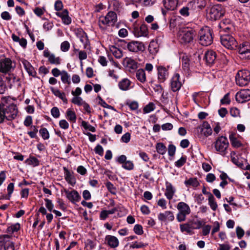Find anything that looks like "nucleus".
<instances>
[{
    "label": "nucleus",
    "mask_w": 250,
    "mask_h": 250,
    "mask_svg": "<svg viewBox=\"0 0 250 250\" xmlns=\"http://www.w3.org/2000/svg\"><path fill=\"white\" fill-rule=\"evenodd\" d=\"M18 113L16 105L13 104L9 105L0 104V124L4 120L12 121L16 118Z\"/></svg>",
    "instance_id": "f257e3e1"
},
{
    "label": "nucleus",
    "mask_w": 250,
    "mask_h": 250,
    "mask_svg": "<svg viewBox=\"0 0 250 250\" xmlns=\"http://www.w3.org/2000/svg\"><path fill=\"white\" fill-rule=\"evenodd\" d=\"M199 43L203 46L210 45L213 42L212 31L206 26L200 30L198 33Z\"/></svg>",
    "instance_id": "f03ea898"
},
{
    "label": "nucleus",
    "mask_w": 250,
    "mask_h": 250,
    "mask_svg": "<svg viewBox=\"0 0 250 250\" xmlns=\"http://www.w3.org/2000/svg\"><path fill=\"white\" fill-rule=\"evenodd\" d=\"M220 41L222 44L228 49H235L238 45L235 39L229 34L221 35Z\"/></svg>",
    "instance_id": "7ed1b4c3"
},
{
    "label": "nucleus",
    "mask_w": 250,
    "mask_h": 250,
    "mask_svg": "<svg viewBox=\"0 0 250 250\" xmlns=\"http://www.w3.org/2000/svg\"><path fill=\"white\" fill-rule=\"evenodd\" d=\"M236 84L240 86L247 85L250 81V72L247 70H239L235 77Z\"/></svg>",
    "instance_id": "20e7f679"
},
{
    "label": "nucleus",
    "mask_w": 250,
    "mask_h": 250,
    "mask_svg": "<svg viewBox=\"0 0 250 250\" xmlns=\"http://www.w3.org/2000/svg\"><path fill=\"white\" fill-rule=\"evenodd\" d=\"M224 13V10L221 5L216 4L210 8L208 16L210 20L216 21L222 17Z\"/></svg>",
    "instance_id": "39448f33"
},
{
    "label": "nucleus",
    "mask_w": 250,
    "mask_h": 250,
    "mask_svg": "<svg viewBox=\"0 0 250 250\" xmlns=\"http://www.w3.org/2000/svg\"><path fill=\"white\" fill-rule=\"evenodd\" d=\"M180 35L181 36L180 41L182 43H189L193 40V38L195 35L194 30L188 27L180 29Z\"/></svg>",
    "instance_id": "423d86ee"
},
{
    "label": "nucleus",
    "mask_w": 250,
    "mask_h": 250,
    "mask_svg": "<svg viewBox=\"0 0 250 250\" xmlns=\"http://www.w3.org/2000/svg\"><path fill=\"white\" fill-rule=\"evenodd\" d=\"M229 142L227 137L222 136L218 138L215 142V149L222 155L226 154V150L229 146Z\"/></svg>",
    "instance_id": "0eeeda50"
},
{
    "label": "nucleus",
    "mask_w": 250,
    "mask_h": 250,
    "mask_svg": "<svg viewBox=\"0 0 250 250\" xmlns=\"http://www.w3.org/2000/svg\"><path fill=\"white\" fill-rule=\"evenodd\" d=\"M117 14L113 11L108 12L105 17H101L99 20V26L101 28V23L108 26H113L117 21Z\"/></svg>",
    "instance_id": "6e6552de"
},
{
    "label": "nucleus",
    "mask_w": 250,
    "mask_h": 250,
    "mask_svg": "<svg viewBox=\"0 0 250 250\" xmlns=\"http://www.w3.org/2000/svg\"><path fill=\"white\" fill-rule=\"evenodd\" d=\"M128 50L132 52H143L145 50V46L142 42L138 41H131L127 43Z\"/></svg>",
    "instance_id": "1a4fd4ad"
},
{
    "label": "nucleus",
    "mask_w": 250,
    "mask_h": 250,
    "mask_svg": "<svg viewBox=\"0 0 250 250\" xmlns=\"http://www.w3.org/2000/svg\"><path fill=\"white\" fill-rule=\"evenodd\" d=\"M235 99L239 103H244L250 100V90L242 89L235 95Z\"/></svg>",
    "instance_id": "9d476101"
},
{
    "label": "nucleus",
    "mask_w": 250,
    "mask_h": 250,
    "mask_svg": "<svg viewBox=\"0 0 250 250\" xmlns=\"http://www.w3.org/2000/svg\"><path fill=\"white\" fill-rule=\"evenodd\" d=\"M206 5L205 0H192L188 2V7L190 10L199 11Z\"/></svg>",
    "instance_id": "9b49d317"
},
{
    "label": "nucleus",
    "mask_w": 250,
    "mask_h": 250,
    "mask_svg": "<svg viewBox=\"0 0 250 250\" xmlns=\"http://www.w3.org/2000/svg\"><path fill=\"white\" fill-rule=\"evenodd\" d=\"M123 65L128 68L130 72L134 71L138 68V63L133 59L128 57L124 59Z\"/></svg>",
    "instance_id": "f8f14e48"
},
{
    "label": "nucleus",
    "mask_w": 250,
    "mask_h": 250,
    "mask_svg": "<svg viewBox=\"0 0 250 250\" xmlns=\"http://www.w3.org/2000/svg\"><path fill=\"white\" fill-rule=\"evenodd\" d=\"M64 192L67 199L72 203L75 204L76 202H79L81 198L78 192L75 190H73L70 191L65 189Z\"/></svg>",
    "instance_id": "ddd939ff"
},
{
    "label": "nucleus",
    "mask_w": 250,
    "mask_h": 250,
    "mask_svg": "<svg viewBox=\"0 0 250 250\" xmlns=\"http://www.w3.org/2000/svg\"><path fill=\"white\" fill-rule=\"evenodd\" d=\"M133 32L136 37H146L148 35L147 26L145 23H143L140 27H135Z\"/></svg>",
    "instance_id": "4468645a"
},
{
    "label": "nucleus",
    "mask_w": 250,
    "mask_h": 250,
    "mask_svg": "<svg viewBox=\"0 0 250 250\" xmlns=\"http://www.w3.org/2000/svg\"><path fill=\"white\" fill-rule=\"evenodd\" d=\"M12 61L9 58H5L0 61V72L6 73L12 68Z\"/></svg>",
    "instance_id": "2eb2a0df"
},
{
    "label": "nucleus",
    "mask_w": 250,
    "mask_h": 250,
    "mask_svg": "<svg viewBox=\"0 0 250 250\" xmlns=\"http://www.w3.org/2000/svg\"><path fill=\"white\" fill-rule=\"evenodd\" d=\"M180 75L178 73L175 74L171 80L170 86L173 92H176L180 90L182 86V83L179 81Z\"/></svg>",
    "instance_id": "dca6fc26"
},
{
    "label": "nucleus",
    "mask_w": 250,
    "mask_h": 250,
    "mask_svg": "<svg viewBox=\"0 0 250 250\" xmlns=\"http://www.w3.org/2000/svg\"><path fill=\"white\" fill-rule=\"evenodd\" d=\"M43 56L45 58H47L49 62L51 64H55L56 65L61 63V59L59 57H56L53 54H50L49 51L47 49L43 51Z\"/></svg>",
    "instance_id": "f3484780"
},
{
    "label": "nucleus",
    "mask_w": 250,
    "mask_h": 250,
    "mask_svg": "<svg viewBox=\"0 0 250 250\" xmlns=\"http://www.w3.org/2000/svg\"><path fill=\"white\" fill-rule=\"evenodd\" d=\"M204 59L206 60L207 64L211 65L215 62L217 59V54L213 50H208L204 55Z\"/></svg>",
    "instance_id": "a211bd4d"
},
{
    "label": "nucleus",
    "mask_w": 250,
    "mask_h": 250,
    "mask_svg": "<svg viewBox=\"0 0 250 250\" xmlns=\"http://www.w3.org/2000/svg\"><path fill=\"white\" fill-rule=\"evenodd\" d=\"M56 14L61 18L62 22L66 25H69L71 22V18L68 15V11L67 9H64L62 12H57Z\"/></svg>",
    "instance_id": "6ab92c4d"
},
{
    "label": "nucleus",
    "mask_w": 250,
    "mask_h": 250,
    "mask_svg": "<svg viewBox=\"0 0 250 250\" xmlns=\"http://www.w3.org/2000/svg\"><path fill=\"white\" fill-rule=\"evenodd\" d=\"M158 219L163 222L172 221L174 219V216L172 212L170 211H166L164 213H160L158 216Z\"/></svg>",
    "instance_id": "aec40b11"
},
{
    "label": "nucleus",
    "mask_w": 250,
    "mask_h": 250,
    "mask_svg": "<svg viewBox=\"0 0 250 250\" xmlns=\"http://www.w3.org/2000/svg\"><path fill=\"white\" fill-rule=\"evenodd\" d=\"M158 78L160 83L164 82L168 76L167 70L165 67L159 66L157 67Z\"/></svg>",
    "instance_id": "412c9836"
},
{
    "label": "nucleus",
    "mask_w": 250,
    "mask_h": 250,
    "mask_svg": "<svg viewBox=\"0 0 250 250\" xmlns=\"http://www.w3.org/2000/svg\"><path fill=\"white\" fill-rule=\"evenodd\" d=\"M21 62L29 75L35 77L37 73L31 63L28 61L24 59L21 60Z\"/></svg>",
    "instance_id": "4be33fe9"
},
{
    "label": "nucleus",
    "mask_w": 250,
    "mask_h": 250,
    "mask_svg": "<svg viewBox=\"0 0 250 250\" xmlns=\"http://www.w3.org/2000/svg\"><path fill=\"white\" fill-rule=\"evenodd\" d=\"M219 27L225 32L231 31L234 27L229 19H225L222 21L219 24Z\"/></svg>",
    "instance_id": "5701e85b"
},
{
    "label": "nucleus",
    "mask_w": 250,
    "mask_h": 250,
    "mask_svg": "<svg viewBox=\"0 0 250 250\" xmlns=\"http://www.w3.org/2000/svg\"><path fill=\"white\" fill-rule=\"evenodd\" d=\"M166 189L165 195L168 199L171 200L173 198L175 189L171 184L168 182H166Z\"/></svg>",
    "instance_id": "b1692460"
},
{
    "label": "nucleus",
    "mask_w": 250,
    "mask_h": 250,
    "mask_svg": "<svg viewBox=\"0 0 250 250\" xmlns=\"http://www.w3.org/2000/svg\"><path fill=\"white\" fill-rule=\"evenodd\" d=\"M229 139L231 145L234 148H237L242 146V143L237 139L236 134L231 133L229 136Z\"/></svg>",
    "instance_id": "393cba45"
},
{
    "label": "nucleus",
    "mask_w": 250,
    "mask_h": 250,
    "mask_svg": "<svg viewBox=\"0 0 250 250\" xmlns=\"http://www.w3.org/2000/svg\"><path fill=\"white\" fill-rule=\"evenodd\" d=\"M105 239L107 244L112 248H116L119 245V241L115 236L107 235Z\"/></svg>",
    "instance_id": "a878e982"
},
{
    "label": "nucleus",
    "mask_w": 250,
    "mask_h": 250,
    "mask_svg": "<svg viewBox=\"0 0 250 250\" xmlns=\"http://www.w3.org/2000/svg\"><path fill=\"white\" fill-rule=\"evenodd\" d=\"M178 0H163L165 7L170 10H173L177 7Z\"/></svg>",
    "instance_id": "bb28decb"
},
{
    "label": "nucleus",
    "mask_w": 250,
    "mask_h": 250,
    "mask_svg": "<svg viewBox=\"0 0 250 250\" xmlns=\"http://www.w3.org/2000/svg\"><path fill=\"white\" fill-rule=\"evenodd\" d=\"M177 209L179 212L188 215L190 212V209L188 205L184 202H179L177 205Z\"/></svg>",
    "instance_id": "cd10ccee"
},
{
    "label": "nucleus",
    "mask_w": 250,
    "mask_h": 250,
    "mask_svg": "<svg viewBox=\"0 0 250 250\" xmlns=\"http://www.w3.org/2000/svg\"><path fill=\"white\" fill-rule=\"evenodd\" d=\"M249 51H250V43L249 42H245L240 45L239 52L241 56L247 54Z\"/></svg>",
    "instance_id": "c85d7f7f"
},
{
    "label": "nucleus",
    "mask_w": 250,
    "mask_h": 250,
    "mask_svg": "<svg viewBox=\"0 0 250 250\" xmlns=\"http://www.w3.org/2000/svg\"><path fill=\"white\" fill-rule=\"evenodd\" d=\"M63 170L65 173V179L66 181L71 184L73 185L75 184V179L74 177L72 175L70 172L65 167H63Z\"/></svg>",
    "instance_id": "c756f323"
},
{
    "label": "nucleus",
    "mask_w": 250,
    "mask_h": 250,
    "mask_svg": "<svg viewBox=\"0 0 250 250\" xmlns=\"http://www.w3.org/2000/svg\"><path fill=\"white\" fill-rule=\"evenodd\" d=\"M148 50L150 54H155L159 50V45L157 41L152 40L148 46Z\"/></svg>",
    "instance_id": "7c9ffc66"
},
{
    "label": "nucleus",
    "mask_w": 250,
    "mask_h": 250,
    "mask_svg": "<svg viewBox=\"0 0 250 250\" xmlns=\"http://www.w3.org/2000/svg\"><path fill=\"white\" fill-rule=\"evenodd\" d=\"M109 50L113 55L117 59H120L123 57V51L117 47L111 45L109 47Z\"/></svg>",
    "instance_id": "2f4dec72"
},
{
    "label": "nucleus",
    "mask_w": 250,
    "mask_h": 250,
    "mask_svg": "<svg viewBox=\"0 0 250 250\" xmlns=\"http://www.w3.org/2000/svg\"><path fill=\"white\" fill-rule=\"evenodd\" d=\"M136 77L141 83H144L146 81V75L145 70L143 69H138L136 72Z\"/></svg>",
    "instance_id": "473e14b6"
},
{
    "label": "nucleus",
    "mask_w": 250,
    "mask_h": 250,
    "mask_svg": "<svg viewBox=\"0 0 250 250\" xmlns=\"http://www.w3.org/2000/svg\"><path fill=\"white\" fill-rule=\"evenodd\" d=\"M11 236L9 235H3L0 236V250L3 248L7 245L8 242H10Z\"/></svg>",
    "instance_id": "72a5a7b5"
},
{
    "label": "nucleus",
    "mask_w": 250,
    "mask_h": 250,
    "mask_svg": "<svg viewBox=\"0 0 250 250\" xmlns=\"http://www.w3.org/2000/svg\"><path fill=\"white\" fill-rule=\"evenodd\" d=\"M131 84V82L128 79H124L119 83V87L122 90H127Z\"/></svg>",
    "instance_id": "f704fd0d"
},
{
    "label": "nucleus",
    "mask_w": 250,
    "mask_h": 250,
    "mask_svg": "<svg viewBox=\"0 0 250 250\" xmlns=\"http://www.w3.org/2000/svg\"><path fill=\"white\" fill-rule=\"evenodd\" d=\"M52 92L54 94V95L59 98H60L65 104L67 103V99L65 97V94L63 92H61L58 89H52Z\"/></svg>",
    "instance_id": "c9c22d12"
},
{
    "label": "nucleus",
    "mask_w": 250,
    "mask_h": 250,
    "mask_svg": "<svg viewBox=\"0 0 250 250\" xmlns=\"http://www.w3.org/2000/svg\"><path fill=\"white\" fill-rule=\"evenodd\" d=\"M185 184L187 186H191L194 188L197 187L199 185V183L197 178H190L185 181Z\"/></svg>",
    "instance_id": "e433bc0d"
},
{
    "label": "nucleus",
    "mask_w": 250,
    "mask_h": 250,
    "mask_svg": "<svg viewBox=\"0 0 250 250\" xmlns=\"http://www.w3.org/2000/svg\"><path fill=\"white\" fill-rule=\"evenodd\" d=\"M156 149L157 152L161 155H164L166 153L167 148L164 144L162 143H158L156 145Z\"/></svg>",
    "instance_id": "4c0bfd02"
},
{
    "label": "nucleus",
    "mask_w": 250,
    "mask_h": 250,
    "mask_svg": "<svg viewBox=\"0 0 250 250\" xmlns=\"http://www.w3.org/2000/svg\"><path fill=\"white\" fill-rule=\"evenodd\" d=\"M208 204L213 210H216L218 205L212 194H210V196H208Z\"/></svg>",
    "instance_id": "58836bf2"
},
{
    "label": "nucleus",
    "mask_w": 250,
    "mask_h": 250,
    "mask_svg": "<svg viewBox=\"0 0 250 250\" xmlns=\"http://www.w3.org/2000/svg\"><path fill=\"white\" fill-rule=\"evenodd\" d=\"M197 130L198 133V135H199L200 134H203L206 137H208L209 135H210L212 132L211 128H207L203 129L202 128H197Z\"/></svg>",
    "instance_id": "ea45409f"
},
{
    "label": "nucleus",
    "mask_w": 250,
    "mask_h": 250,
    "mask_svg": "<svg viewBox=\"0 0 250 250\" xmlns=\"http://www.w3.org/2000/svg\"><path fill=\"white\" fill-rule=\"evenodd\" d=\"M61 80L64 83H67L69 84L70 82V76L68 75L67 72L63 71L61 74Z\"/></svg>",
    "instance_id": "a19ab883"
},
{
    "label": "nucleus",
    "mask_w": 250,
    "mask_h": 250,
    "mask_svg": "<svg viewBox=\"0 0 250 250\" xmlns=\"http://www.w3.org/2000/svg\"><path fill=\"white\" fill-rule=\"evenodd\" d=\"M183 68L185 71H188L189 69V59L187 56H183L182 58Z\"/></svg>",
    "instance_id": "79ce46f5"
},
{
    "label": "nucleus",
    "mask_w": 250,
    "mask_h": 250,
    "mask_svg": "<svg viewBox=\"0 0 250 250\" xmlns=\"http://www.w3.org/2000/svg\"><path fill=\"white\" fill-rule=\"evenodd\" d=\"M26 163L29 165L37 166L39 165V161L35 157H30L26 160Z\"/></svg>",
    "instance_id": "37998d69"
},
{
    "label": "nucleus",
    "mask_w": 250,
    "mask_h": 250,
    "mask_svg": "<svg viewBox=\"0 0 250 250\" xmlns=\"http://www.w3.org/2000/svg\"><path fill=\"white\" fill-rule=\"evenodd\" d=\"M8 87L5 81L0 78V94H3L7 90Z\"/></svg>",
    "instance_id": "c03bdc74"
},
{
    "label": "nucleus",
    "mask_w": 250,
    "mask_h": 250,
    "mask_svg": "<svg viewBox=\"0 0 250 250\" xmlns=\"http://www.w3.org/2000/svg\"><path fill=\"white\" fill-rule=\"evenodd\" d=\"M66 116L68 120L70 121L75 122L76 119V116L74 111L68 109L66 112Z\"/></svg>",
    "instance_id": "a18cd8bd"
},
{
    "label": "nucleus",
    "mask_w": 250,
    "mask_h": 250,
    "mask_svg": "<svg viewBox=\"0 0 250 250\" xmlns=\"http://www.w3.org/2000/svg\"><path fill=\"white\" fill-rule=\"evenodd\" d=\"M82 125L85 129L88 130L92 132H94L96 131V129L94 126L84 121L82 122Z\"/></svg>",
    "instance_id": "49530a36"
},
{
    "label": "nucleus",
    "mask_w": 250,
    "mask_h": 250,
    "mask_svg": "<svg viewBox=\"0 0 250 250\" xmlns=\"http://www.w3.org/2000/svg\"><path fill=\"white\" fill-rule=\"evenodd\" d=\"M105 186L108 190L112 194L115 195L116 194V189L110 182H107L105 184Z\"/></svg>",
    "instance_id": "de8ad7c7"
},
{
    "label": "nucleus",
    "mask_w": 250,
    "mask_h": 250,
    "mask_svg": "<svg viewBox=\"0 0 250 250\" xmlns=\"http://www.w3.org/2000/svg\"><path fill=\"white\" fill-rule=\"evenodd\" d=\"M204 225V223L202 221H194L191 223V227L193 229H199L201 228Z\"/></svg>",
    "instance_id": "09e8293b"
},
{
    "label": "nucleus",
    "mask_w": 250,
    "mask_h": 250,
    "mask_svg": "<svg viewBox=\"0 0 250 250\" xmlns=\"http://www.w3.org/2000/svg\"><path fill=\"white\" fill-rule=\"evenodd\" d=\"M40 133L41 134L42 138L44 140H46L49 138V133L46 128H42L40 130Z\"/></svg>",
    "instance_id": "8fccbe9b"
},
{
    "label": "nucleus",
    "mask_w": 250,
    "mask_h": 250,
    "mask_svg": "<svg viewBox=\"0 0 250 250\" xmlns=\"http://www.w3.org/2000/svg\"><path fill=\"white\" fill-rule=\"evenodd\" d=\"M71 102L74 104H77L78 105H82L84 103V101L83 100L82 98L79 96L73 97Z\"/></svg>",
    "instance_id": "3c124183"
},
{
    "label": "nucleus",
    "mask_w": 250,
    "mask_h": 250,
    "mask_svg": "<svg viewBox=\"0 0 250 250\" xmlns=\"http://www.w3.org/2000/svg\"><path fill=\"white\" fill-rule=\"evenodd\" d=\"M122 167L126 170H130L133 169L134 164L131 161H126L122 165Z\"/></svg>",
    "instance_id": "603ef678"
},
{
    "label": "nucleus",
    "mask_w": 250,
    "mask_h": 250,
    "mask_svg": "<svg viewBox=\"0 0 250 250\" xmlns=\"http://www.w3.org/2000/svg\"><path fill=\"white\" fill-rule=\"evenodd\" d=\"M189 10H190V7H188V3L187 6L183 7L179 11L180 14L183 16L187 17L189 15Z\"/></svg>",
    "instance_id": "864d4df0"
},
{
    "label": "nucleus",
    "mask_w": 250,
    "mask_h": 250,
    "mask_svg": "<svg viewBox=\"0 0 250 250\" xmlns=\"http://www.w3.org/2000/svg\"><path fill=\"white\" fill-rule=\"evenodd\" d=\"M133 230L137 235H142L144 233L142 226L139 224H136L134 226Z\"/></svg>",
    "instance_id": "5fc2aeb1"
},
{
    "label": "nucleus",
    "mask_w": 250,
    "mask_h": 250,
    "mask_svg": "<svg viewBox=\"0 0 250 250\" xmlns=\"http://www.w3.org/2000/svg\"><path fill=\"white\" fill-rule=\"evenodd\" d=\"M231 161L235 165L237 166L240 168L244 167V164L242 162H240L237 156H231Z\"/></svg>",
    "instance_id": "6e6d98bb"
},
{
    "label": "nucleus",
    "mask_w": 250,
    "mask_h": 250,
    "mask_svg": "<svg viewBox=\"0 0 250 250\" xmlns=\"http://www.w3.org/2000/svg\"><path fill=\"white\" fill-rule=\"evenodd\" d=\"M51 114L54 118H59L60 115L59 108L57 107H53L51 110Z\"/></svg>",
    "instance_id": "4d7b16f0"
},
{
    "label": "nucleus",
    "mask_w": 250,
    "mask_h": 250,
    "mask_svg": "<svg viewBox=\"0 0 250 250\" xmlns=\"http://www.w3.org/2000/svg\"><path fill=\"white\" fill-rule=\"evenodd\" d=\"M186 157H182L179 160L175 163V165L178 167H180L186 163Z\"/></svg>",
    "instance_id": "13d9d810"
},
{
    "label": "nucleus",
    "mask_w": 250,
    "mask_h": 250,
    "mask_svg": "<svg viewBox=\"0 0 250 250\" xmlns=\"http://www.w3.org/2000/svg\"><path fill=\"white\" fill-rule=\"evenodd\" d=\"M70 48V44L68 42L64 41L61 43V49L63 52L67 51Z\"/></svg>",
    "instance_id": "bf43d9fd"
},
{
    "label": "nucleus",
    "mask_w": 250,
    "mask_h": 250,
    "mask_svg": "<svg viewBox=\"0 0 250 250\" xmlns=\"http://www.w3.org/2000/svg\"><path fill=\"white\" fill-rule=\"evenodd\" d=\"M230 103V100L229 99V93H228L225 94L224 97L221 100V103L222 104H229Z\"/></svg>",
    "instance_id": "052dcab7"
},
{
    "label": "nucleus",
    "mask_w": 250,
    "mask_h": 250,
    "mask_svg": "<svg viewBox=\"0 0 250 250\" xmlns=\"http://www.w3.org/2000/svg\"><path fill=\"white\" fill-rule=\"evenodd\" d=\"M154 104L152 103H149L144 108V112L146 113H149L154 110Z\"/></svg>",
    "instance_id": "680f3d73"
},
{
    "label": "nucleus",
    "mask_w": 250,
    "mask_h": 250,
    "mask_svg": "<svg viewBox=\"0 0 250 250\" xmlns=\"http://www.w3.org/2000/svg\"><path fill=\"white\" fill-rule=\"evenodd\" d=\"M63 4L61 0H57L56 1L54 4V8L57 11H60L62 10L63 8Z\"/></svg>",
    "instance_id": "e2e57ef3"
},
{
    "label": "nucleus",
    "mask_w": 250,
    "mask_h": 250,
    "mask_svg": "<svg viewBox=\"0 0 250 250\" xmlns=\"http://www.w3.org/2000/svg\"><path fill=\"white\" fill-rule=\"evenodd\" d=\"M45 202H46L45 206L46 208L49 211H52L53 210V208L54 207V205L51 201V200L48 199H45Z\"/></svg>",
    "instance_id": "0e129e2a"
},
{
    "label": "nucleus",
    "mask_w": 250,
    "mask_h": 250,
    "mask_svg": "<svg viewBox=\"0 0 250 250\" xmlns=\"http://www.w3.org/2000/svg\"><path fill=\"white\" fill-rule=\"evenodd\" d=\"M176 151L175 146L172 145L170 144L168 146V154L170 156H173L175 154Z\"/></svg>",
    "instance_id": "69168bd1"
},
{
    "label": "nucleus",
    "mask_w": 250,
    "mask_h": 250,
    "mask_svg": "<svg viewBox=\"0 0 250 250\" xmlns=\"http://www.w3.org/2000/svg\"><path fill=\"white\" fill-rule=\"evenodd\" d=\"M236 232L238 239H241L244 235V230L240 227L236 228Z\"/></svg>",
    "instance_id": "338daca9"
},
{
    "label": "nucleus",
    "mask_w": 250,
    "mask_h": 250,
    "mask_svg": "<svg viewBox=\"0 0 250 250\" xmlns=\"http://www.w3.org/2000/svg\"><path fill=\"white\" fill-rule=\"evenodd\" d=\"M4 250H15L14 243L11 241L8 242L7 245L3 248Z\"/></svg>",
    "instance_id": "774afa93"
}]
</instances>
